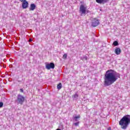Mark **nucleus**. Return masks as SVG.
I'll list each match as a JSON object with an SVG mask.
<instances>
[{
    "label": "nucleus",
    "instance_id": "8",
    "mask_svg": "<svg viewBox=\"0 0 130 130\" xmlns=\"http://www.w3.org/2000/svg\"><path fill=\"white\" fill-rule=\"evenodd\" d=\"M121 52V50H120V48H116V49H115V53H116L117 55H119Z\"/></svg>",
    "mask_w": 130,
    "mask_h": 130
},
{
    "label": "nucleus",
    "instance_id": "4",
    "mask_svg": "<svg viewBox=\"0 0 130 130\" xmlns=\"http://www.w3.org/2000/svg\"><path fill=\"white\" fill-rule=\"evenodd\" d=\"M99 25V20L96 18L92 19L91 25L92 27H97Z\"/></svg>",
    "mask_w": 130,
    "mask_h": 130
},
{
    "label": "nucleus",
    "instance_id": "21",
    "mask_svg": "<svg viewBox=\"0 0 130 130\" xmlns=\"http://www.w3.org/2000/svg\"><path fill=\"white\" fill-rule=\"evenodd\" d=\"M20 2H21V3H23V2L26 1V0H19Z\"/></svg>",
    "mask_w": 130,
    "mask_h": 130
},
{
    "label": "nucleus",
    "instance_id": "15",
    "mask_svg": "<svg viewBox=\"0 0 130 130\" xmlns=\"http://www.w3.org/2000/svg\"><path fill=\"white\" fill-rule=\"evenodd\" d=\"M67 57H68V55L67 54H64L63 55V59H66Z\"/></svg>",
    "mask_w": 130,
    "mask_h": 130
},
{
    "label": "nucleus",
    "instance_id": "3",
    "mask_svg": "<svg viewBox=\"0 0 130 130\" xmlns=\"http://www.w3.org/2000/svg\"><path fill=\"white\" fill-rule=\"evenodd\" d=\"M15 102H16L17 104H20V105H23V103L25 102V97L20 94H18L16 97Z\"/></svg>",
    "mask_w": 130,
    "mask_h": 130
},
{
    "label": "nucleus",
    "instance_id": "11",
    "mask_svg": "<svg viewBox=\"0 0 130 130\" xmlns=\"http://www.w3.org/2000/svg\"><path fill=\"white\" fill-rule=\"evenodd\" d=\"M81 116L80 115H78L77 116L73 117V119L75 121H78V119L79 118H80Z\"/></svg>",
    "mask_w": 130,
    "mask_h": 130
},
{
    "label": "nucleus",
    "instance_id": "10",
    "mask_svg": "<svg viewBox=\"0 0 130 130\" xmlns=\"http://www.w3.org/2000/svg\"><path fill=\"white\" fill-rule=\"evenodd\" d=\"M96 2L98 4H104L106 3V0H96Z\"/></svg>",
    "mask_w": 130,
    "mask_h": 130
},
{
    "label": "nucleus",
    "instance_id": "12",
    "mask_svg": "<svg viewBox=\"0 0 130 130\" xmlns=\"http://www.w3.org/2000/svg\"><path fill=\"white\" fill-rule=\"evenodd\" d=\"M62 87V85L61 84V83H59L57 86V88L58 90H60V89H61Z\"/></svg>",
    "mask_w": 130,
    "mask_h": 130
},
{
    "label": "nucleus",
    "instance_id": "2",
    "mask_svg": "<svg viewBox=\"0 0 130 130\" xmlns=\"http://www.w3.org/2000/svg\"><path fill=\"white\" fill-rule=\"evenodd\" d=\"M119 124L122 129H126L130 124V115H126L124 116L119 121Z\"/></svg>",
    "mask_w": 130,
    "mask_h": 130
},
{
    "label": "nucleus",
    "instance_id": "7",
    "mask_svg": "<svg viewBox=\"0 0 130 130\" xmlns=\"http://www.w3.org/2000/svg\"><path fill=\"white\" fill-rule=\"evenodd\" d=\"M22 9H27L28 8V2L23 1L22 2Z\"/></svg>",
    "mask_w": 130,
    "mask_h": 130
},
{
    "label": "nucleus",
    "instance_id": "6",
    "mask_svg": "<svg viewBox=\"0 0 130 130\" xmlns=\"http://www.w3.org/2000/svg\"><path fill=\"white\" fill-rule=\"evenodd\" d=\"M86 10H87V7H84V5H81L80 7V12H81V14H86Z\"/></svg>",
    "mask_w": 130,
    "mask_h": 130
},
{
    "label": "nucleus",
    "instance_id": "22",
    "mask_svg": "<svg viewBox=\"0 0 130 130\" xmlns=\"http://www.w3.org/2000/svg\"><path fill=\"white\" fill-rule=\"evenodd\" d=\"M108 130H111V128L109 127L108 129Z\"/></svg>",
    "mask_w": 130,
    "mask_h": 130
},
{
    "label": "nucleus",
    "instance_id": "5",
    "mask_svg": "<svg viewBox=\"0 0 130 130\" xmlns=\"http://www.w3.org/2000/svg\"><path fill=\"white\" fill-rule=\"evenodd\" d=\"M55 67V65L53 62H51L50 63H47L46 64V69H47V70H50V69H54Z\"/></svg>",
    "mask_w": 130,
    "mask_h": 130
},
{
    "label": "nucleus",
    "instance_id": "13",
    "mask_svg": "<svg viewBox=\"0 0 130 130\" xmlns=\"http://www.w3.org/2000/svg\"><path fill=\"white\" fill-rule=\"evenodd\" d=\"M114 46H118V41H114L113 43Z\"/></svg>",
    "mask_w": 130,
    "mask_h": 130
},
{
    "label": "nucleus",
    "instance_id": "18",
    "mask_svg": "<svg viewBox=\"0 0 130 130\" xmlns=\"http://www.w3.org/2000/svg\"><path fill=\"white\" fill-rule=\"evenodd\" d=\"M4 106V103L3 102H0V108H2Z\"/></svg>",
    "mask_w": 130,
    "mask_h": 130
},
{
    "label": "nucleus",
    "instance_id": "16",
    "mask_svg": "<svg viewBox=\"0 0 130 130\" xmlns=\"http://www.w3.org/2000/svg\"><path fill=\"white\" fill-rule=\"evenodd\" d=\"M79 123H80V122H77L76 123H73V124L75 125V126H78Z\"/></svg>",
    "mask_w": 130,
    "mask_h": 130
},
{
    "label": "nucleus",
    "instance_id": "9",
    "mask_svg": "<svg viewBox=\"0 0 130 130\" xmlns=\"http://www.w3.org/2000/svg\"><path fill=\"white\" fill-rule=\"evenodd\" d=\"M36 8V6L34 4L30 5V7L29 8V11H34Z\"/></svg>",
    "mask_w": 130,
    "mask_h": 130
},
{
    "label": "nucleus",
    "instance_id": "14",
    "mask_svg": "<svg viewBox=\"0 0 130 130\" xmlns=\"http://www.w3.org/2000/svg\"><path fill=\"white\" fill-rule=\"evenodd\" d=\"M78 97H79V95H78V94L76 93L75 94H74V95L72 96L73 98H74V99H77V98H78Z\"/></svg>",
    "mask_w": 130,
    "mask_h": 130
},
{
    "label": "nucleus",
    "instance_id": "17",
    "mask_svg": "<svg viewBox=\"0 0 130 130\" xmlns=\"http://www.w3.org/2000/svg\"><path fill=\"white\" fill-rule=\"evenodd\" d=\"M87 57L86 56H84L82 58L83 60H87Z\"/></svg>",
    "mask_w": 130,
    "mask_h": 130
},
{
    "label": "nucleus",
    "instance_id": "19",
    "mask_svg": "<svg viewBox=\"0 0 130 130\" xmlns=\"http://www.w3.org/2000/svg\"><path fill=\"white\" fill-rule=\"evenodd\" d=\"M20 91L21 93H23L24 92V90H23V88L20 89Z\"/></svg>",
    "mask_w": 130,
    "mask_h": 130
},
{
    "label": "nucleus",
    "instance_id": "23",
    "mask_svg": "<svg viewBox=\"0 0 130 130\" xmlns=\"http://www.w3.org/2000/svg\"><path fill=\"white\" fill-rule=\"evenodd\" d=\"M56 130H61V129H59V128H58V129H56Z\"/></svg>",
    "mask_w": 130,
    "mask_h": 130
},
{
    "label": "nucleus",
    "instance_id": "20",
    "mask_svg": "<svg viewBox=\"0 0 130 130\" xmlns=\"http://www.w3.org/2000/svg\"><path fill=\"white\" fill-rule=\"evenodd\" d=\"M32 41H33V40H32V39H29V42H32Z\"/></svg>",
    "mask_w": 130,
    "mask_h": 130
},
{
    "label": "nucleus",
    "instance_id": "1",
    "mask_svg": "<svg viewBox=\"0 0 130 130\" xmlns=\"http://www.w3.org/2000/svg\"><path fill=\"white\" fill-rule=\"evenodd\" d=\"M118 78H120V74L117 73L115 71L109 70L106 71L104 76V86H111L112 84L117 81Z\"/></svg>",
    "mask_w": 130,
    "mask_h": 130
}]
</instances>
